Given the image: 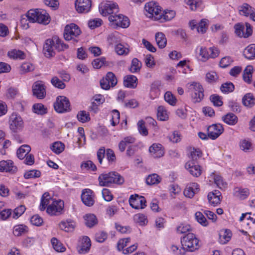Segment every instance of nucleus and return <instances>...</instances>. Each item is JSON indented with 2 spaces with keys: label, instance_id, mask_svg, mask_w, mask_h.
Segmentation results:
<instances>
[{
  "label": "nucleus",
  "instance_id": "393cba45",
  "mask_svg": "<svg viewBox=\"0 0 255 255\" xmlns=\"http://www.w3.org/2000/svg\"><path fill=\"white\" fill-rule=\"evenodd\" d=\"M91 246L89 238L85 236L81 241V245L78 248V252L80 254H85L88 252Z\"/></svg>",
  "mask_w": 255,
  "mask_h": 255
},
{
  "label": "nucleus",
  "instance_id": "de8ad7c7",
  "mask_svg": "<svg viewBox=\"0 0 255 255\" xmlns=\"http://www.w3.org/2000/svg\"><path fill=\"white\" fill-rule=\"evenodd\" d=\"M8 56L13 59H23L25 57V54L21 51L13 50L8 52Z\"/></svg>",
  "mask_w": 255,
  "mask_h": 255
},
{
  "label": "nucleus",
  "instance_id": "9d476101",
  "mask_svg": "<svg viewBox=\"0 0 255 255\" xmlns=\"http://www.w3.org/2000/svg\"><path fill=\"white\" fill-rule=\"evenodd\" d=\"M129 203L132 208L136 209H142L146 206L145 198L137 194L131 195L129 199Z\"/></svg>",
  "mask_w": 255,
  "mask_h": 255
},
{
  "label": "nucleus",
  "instance_id": "8fccbe9b",
  "mask_svg": "<svg viewBox=\"0 0 255 255\" xmlns=\"http://www.w3.org/2000/svg\"><path fill=\"white\" fill-rule=\"evenodd\" d=\"M27 231V227L23 225H19L14 226L13 228V234L15 236H20Z\"/></svg>",
  "mask_w": 255,
  "mask_h": 255
},
{
  "label": "nucleus",
  "instance_id": "7c9ffc66",
  "mask_svg": "<svg viewBox=\"0 0 255 255\" xmlns=\"http://www.w3.org/2000/svg\"><path fill=\"white\" fill-rule=\"evenodd\" d=\"M244 56L248 59L255 58V44H252L248 46L243 52Z\"/></svg>",
  "mask_w": 255,
  "mask_h": 255
},
{
  "label": "nucleus",
  "instance_id": "6ab92c4d",
  "mask_svg": "<svg viewBox=\"0 0 255 255\" xmlns=\"http://www.w3.org/2000/svg\"><path fill=\"white\" fill-rule=\"evenodd\" d=\"M17 171V167L13 165V162L10 160L0 161V171L14 173Z\"/></svg>",
  "mask_w": 255,
  "mask_h": 255
},
{
  "label": "nucleus",
  "instance_id": "c9c22d12",
  "mask_svg": "<svg viewBox=\"0 0 255 255\" xmlns=\"http://www.w3.org/2000/svg\"><path fill=\"white\" fill-rule=\"evenodd\" d=\"M222 120L229 125H235L238 122L237 117L233 113H229L222 117Z\"/></svg>",
  "mask_w": 255,
  "mask_h": 255
},
{
  "label": "nucleus",
  "instance_id": "39448f33",
  "mask_svg": "<svg viewBox=\"0 0 255 255\" xmlns=\"http://www.w3.org/2000/svg\"><path fill=\"white\" fill-rule=\"evenodd\" d=\"M188 89L192 93V100L193 103H199L203 100L204 89L200 83L193 82L189 84Z\"/></svg>",
  "mask_w": 255,
  "mask_h": 255
},
{
  "label": "nucleus",
  "instance_id": "09e8293b",
  "mask_svg": "<svg viewBox=\"0 0 255 255\" xmlns=\"http://www.w3.org/2000/svg\"><path fill=\"white\" fill-rule=\"evenodd\" d=\"M141 66V62L137 58H133L129 70L131 73L137 72L139 71Z\"/></svg>",
  "mask_w": 255,
  "mask_h": 255
},
{
  "label": "nucleus",
  "instance_id": "603ef678",
  "mask_svg": "<svg viewBox=\"0 0 255 255\" xmlns=\"http://www.w3.org/2000/svg\"><path fill=\"white\" fill-rule=\"evenodd\" d=\"M115 50L116 52L120 55H127L129 52L128 48L125 47L123 44L119 43L115 46Z\"/></svg>",
  "mask_w": 255,
  "mask_h": 255
},
{
  "label": "nucleus",
  "instance_id": "4be33fe9",
  "mask_svg": "<svg viewBox=\"0 0 255 255\" xmlns=\"http://www.w3.org/2000/svg\"><path fill=\"white\" fill-rule=\"evenodd\" d=\"M112 172L100 174L98 177L99 185L101 186H110L112 184Z\"/></svg>",
  "mask_w": 255,
  "mask_h": 255
},
{
  "label": "nucleus",
  "instance_id": "c85d7f7f",
  "mask_svg": "<svg viewBox=\"0 0 255 255\" xmlns=\"http://www.w3.org/2000/svg\"><path fill=\"white\" fill-rule=\"evenodd\" d=\"M155 38L156 43L159 48L162 49L166 46L167 40L165 35L163 33L160 32L156 33Z\"/></svg>",
  "mask_w": 255,
  "mask_h": 255
},
{
  "label": "nucleus",
  "instance_id": "1a4fd4ad",
  "mask_svg": "<svg viewBox=\"0 0 255 255\" xmlns=\"http://www.w3.org/2000/svg\"><path fill=\"white\" fill-rule=\"evenodd\" d=\"M145 14L147 17L156 20L155 17L157 15H160L161 9L160 6L153 1L147 3L144 6Z\"/></svg>",
  "mask_w": 255,
  "mask_h": 255
},
{
  "label": "nucleus",
  "instance_id": "6e6552de",
  "mask_svg": "<svg viewBox=\"0 0 255 255\" xmlns=\"http://www.w3.org/2000/svg\"><path fill=\"white\" fill-rule=\"evenodd\" d=\"M70 104L68 98L64 96H58L54 104L55 110L59 113H63L70 111Z\"/></svg>",
  "mask_w": 255,
  "mask_h": 255
},
{
  "label": "nucleus",
  "instance_id": "58836bf2",
  "mask_svg": "<svg viewBox=\"0 0 255 255\" xmlns=\"http://www.w3.org/2000/svg\"><path fill=\"white\" fill-rule=\"evenodd\" d=\"M157 119L161 121H165L168 119V115L165 108L162 106H159L157 113Z\"/></svg>",
  "mask_w": 255,
  "mask_h": 255
},
{
  "label": "nucleus",
  "instance_id": "ea45409f",
  "mask_svg": "<svg viewBox=\"0 0 255 255\" xmlns=\"http://www.w3.org/2000/svg\"><path fill=\"white\" fill-rule=\"evenodd\" d=\"M249 194V190L248 188H237L234 192L235 196L241 199H246Z\"/></svg>",
  "mask_w": 255,
  "mask_h": 255
},
{
  "label": "nucleus",
  "instance_id": "412c9836",
  "mask_svg": "<svg viewBox=\"0 0 255 255\" xmlns=\"http://www.w3.org/2000/svg\"><path fill=\"white\" fill-rule=\"evenodd\" d=\"M198 191L199 185L196 183H190L184 189V194L186 197L191 198Z\"/></svg>",
  "mask_w": 255,
  "mask_h": 255
},
{
  "label": "nucleus",
  "instance_id": "20e7f679",
  "mask_svg": "<svg viewBox=\"0 0 255 255\" xmlns=\"http://www.w3.org/2000/svg\"><path fill=\"white\" fill-rule=\"evenodd\" d=\"M9 127L13 132H18L21 131L24 128V122L22 118L16 113H13L10 116Z\"/></svg>",
  "mask_w": 255,
  "mask_h": 255
},
{
  "label": "nucleus",
  "instance_id": "052dcab7",
  "mask_svg": "<svg viewBox=\"0 0 255 255\" xmlns=\"http://www.w3.org/2000/svg\"><path fill=\"white\" fill-rule=\"evenodd\" d=\"M195 218L197 221L203 226H207L208 225V221L202 212H197L195 213Z\"/></svg>",
  "mask_w": 255,
  "mask_h": 255
},
{
  "label": "nucleus",
  "instance_id": "dca6fc26",
  "mask_svg": "<svg viewBox=\"0 0 255 255\" xmlns=\"http://www.w3.org/2000/svg\"><path fill=\"white\" fill-rule=\"evenodd\" d=\"M83 203L87 206H92L94 204L93 192L89 189H84L81 194Z\"/></svg>",
  "mask_w": 255,
  "mask_h": 255
},
{
  "label": "nucleus",
  "instance_id": "f3484780",
  "mask_svg": "<svg viewBox=\"0 0 255 255\" xmlns=\"http://www.w3.org/2000/svg\"><path fill=\"white\" fill-rule=\"evenodd\" d=\"M186 169L194 177H198L201 175V167L196 164L193 161H188L185 165Z\"/></svg>",
  "mask_w": 255,
  "mask_h": 255
},
{
  "label": "nucleus",
  "instance_id": "69168bd1",
  "mask_svg": "<svg viewBox=\"0 0 255 255\" xmlns=\"http://www.w3.org/2000/svg\"><path fill=\"white\" fill-rule=\"evenodd\" d=\"M210 99L214 106L220 107L223 105L221 97L217 95H212L210 96Z\"/></svg>",
  "mask_w": 255,
  "mask_h": 255
},
{
  "label": "nucleus",
  "instance_id": "680f3d73",
  "mask_svg": "<svg viewBox=\"0 0 255 255\" xmlns=\"http://www.w3.org/2000/svg\"><path fill=\"white\" fill-rule=\"evenodd\" d=\"M165 100L170 105L174 106L176 104V99L170 92H167L164 95Z\"/></svg>",
  "mask_w": 255,
  "mask_h": 255
},
{
  "label": "nucleus",
  "instance_id": "774afa93",
  "mask_svg": "<svg viewBox=\"0 0 255 255\" xmlns=\"http://www.w3.org/2000/svg\"><path fill=\"white\" fill-rule=\"evenodd\" d=\"M106 63V58L101 57L94 60L92 62V65L95 68L99 69Z\"/></svg>",
  "mask_w": 255,
  "mask_h": 255
},
{
  "label": "nucleus",
  "instance_id": "b1692460",
  "mask_svg": "<svg viewBox=\"0 0 255 255\" xmlns=\"http://www.w3.org/2000/svg\"><path fill=\"white\" fill-rule=\"evenodd\" d=\"M137 81L136 76L131 75H127L124 79V85L128 88H134L137 86Z\"/></svg>",
  "mask_w": 255,
  "mask_h": 255
},
{
  "label": "nucleus",
  "instance_id": "aec40b11",
  "mask_svg": "<svg viewBox=\"0 0 255 255\" xmlns=\"http://www.w3.org/2000/svg\"><path fill=\"white\" fill-rule=\"evenodd\" d=\"M149 151L154 158H160L164 154L162 146L159 143H153L150 146Z\"/></svg>",
  "mask_w": 255,
  "mask_h": 255
},
{
  "label": "nucleus",
  "instance_id": "5fc2aeb1",
  "mask_svg": "<svg viewBox=\"0 0 255 255\" xmlns=\"http://www.w3.org/2000/svg\"><path fill=\"white\" fill-rule=\"evenodd\" d=\"M134 220L141 226H143L147 223V218L142 214H137L134 216Z\"/></svg>",
  "mask_w": 255,
  "mask_h": 255
},
{
  "label": "nucleus",
  "instance_id": "3c124183",
  "mask_svg": "<svg viewBox=\"0 0 255 255\" xmlns=\"http://www.w3.org/2000/svg\"><path fill=\"white\" fill-rule=\"evenodd\" d=\"M33 111L36 114L43 115L46 113L47 109L42 104H35L33 106Z\"/></svg>",
  "mask_w": 255,
  "mask_h": 255
},
{
  "label": "nucleus",
  "instance_id": "f704fd0d",
  "mask_svg": "<svg viewBox=\"0 0 255 255\" xmlns=\"http://www.w3.org/2000/svg\"><path fill=\"white\" fill-rule=\"evenodd\" d=\"M84 218L85 221V224L88 227L91 228L98 223L97 219L94 214H86Z\"/></svg>",
  "mask_w": 255,
  "mask_h": 255
},
{
  "label": "nucleus",
  "instance_id": "a19ab883",
  "mask_svg": "<svg viewBox=\"0 0 255 255\" xmlns=\"http://www.w3.org/2000/svg\"><path fill=\"white\" fill-rule=\"evenodd\" d=\"M161 177L157 174L154 173L147 176L146 179V182L148 185H152L157 184L160 182Z\"/></svg>",
  "mask_w": 255,
  "mask_h": 255
},
{
  "label": "nucleus",
  "instance_id": "bb28decb",
  "mask_svg": "<svg viewBox=\"0 0 255 255\" xmlns=\"http://www.w3.org/2000/svg\"><path fill=\"white\" fill-rule=\"evenodd\" d=\"M61 230L65 232H72L74 230L75 224L71 220L62 221L59 224Z\"/></svg>",
  "mask_w": 255,
  "mask_h": 255
},
{
  "label": "nucleus",
  "instance_id": "49530a36",
  "mask_svg": "<svg viewBox=\"0 0 255 255\" xmlns=\"http://www.w3.org/2000/svg\"><path fill=\"white\" fill-rule=\"evenodd\" d=\"M77 118L78 121L82 123H85L90 120V115L89 113L85 111H80L77 115Z\"/></svg>",
  "mask_w": 255,
  "mask_h": 255
},
{
  "label": "nucleus",
  "instance_id": "cd10ccee",
  "mask_svg": "<svg viewBox=\"0 0 255 255\" xmlns=\"http://www.w3.org/2000/svg\"><path fill=\"white\" fill-rule=\"evenodd\" d=\"M232 233L230 230L226 229L220 231L219 233V242L222 244H225L231 239Z\"/></svg>",
  "mask_w": 255,
  "mask_h": 255
},
{
  "label": "nucleus",
  "instance_id": "13d9d810",
  "mask_svg": "<svg viewBox=\"0 0 255 255\" xmlns=\"http://www.w3.org/2000/svg\"><path fill=\"white\" fill-rule=\"evenodd\" d=\"M207 20L206 19H202L199 23L197 27V30L198 33H204L207 29Z\"/></svg>",
  "mask_w": 255,
  "mask_h": 255
},
{
  "label": "nucleus",
  "instance_id": "79ce46f5",
  "mask_svg": "<svg viewBox=\"0 0 255 255\" xmlns=\"http://www.w3.org/2000/svg\"><path fill=\"white\" fill-rule=\"evenodd\" d=\"M111 175L112 177V184L121 185L124 183V178L122 176H121L119 173L115 171H113L112 172Z\"/></svg>",
  "mask_w": 255,
  "mask_h": 255
},
{
  "label": "nucleus",
  "instance_id": "6e6d98bb",
  "mask_svg": "<svg viewBox=\"0 0 255 255\" xmlns=\"http://www.w3.org/2000/svg\"><path fill=\"white\" fill-rule=\"evenodd\" d=\"M235 89L234 85L231 82L223 84L220 88L221 91L224 93L232 92Z\"/></svg>",
  "mask_w": 255,
  "mask_h": 255
},
{
  "label": "nucleus",
  "instance_id": "0e129e2a",
  "mask_svg": "<svg viewBox=\"0 0 255 255\" xmlns=\"http://www.w3.org/2000/svg\"><path fill=\"white\" fill-rule=\"evenodd\" d=\"M234 28L235 30V33L237 34V35L240 37H244L245 33L244 30L245 27L243 24L240 23L236 24L234 26Z\"/></svg>",
  "mask_w": 255,
  "mask_h": 255
},
{
  "label": "nucleus",
  "instance_id": "4d7b16f0",
  "mask_svg": "<svg viewBox=\"0 0 255 255\" xmlns=\"http://www.w3.org/2000/svg\"><path fill=\"white\" fill-rule=\"evenodd\" d=\"M240 146V148L245 152H249L252 149V143L247 139L241 140Z\"/></svg>",
  "mask_w": 255,
  "mask_h": 255
},
{
  "label": "nucleus",
  "instance_id": "e433bc0d",
  "mask_svg": "<svg viewBox=\"0 0 255 255\" xmlns=\"http://www.w3.org/2000/svg\"><path fill=\"white\" fill-rule=\"evenodd\" d=\"M55 49L58 51H63L68 48V45L65 44L58 37L53 36Z\"/></svg>",
  "mask_w": 255,
  "mask_h": 255
},
{
  "label": "nucleus",
  "instance_id": "c03bdc74",
  "mask_svg": "<svg viewBox=\"0 0 255 255\" xmlns=\"http://www.w3.org/2000/svg\"><path fill=\"white\" fill-rule=\"evenodd\" d=\"M185 1L192 10H196L202 4L200 0H185Z\"/></svg>",
  "mask_w": 255,
  "mask_h": 255
},
{
  "label": "nucleus",
  "instance_id": "9b49d317",
  "mask_svg": "<svg viewBox=\"0 0 255 255\" xmlns=\"http://www.w3.org/2000/svg\"><path fill=\"white\" fill-rule=\"evenodd\" d=\"M64 208V202L61 200H54L47 207L46 212L51 215H58L62 213Z\"/></svg>",
  "mask_w": 255,
  "mask_h": 255
},
{
  "label": "nucleus",
  "instance_id": "0eeeda50",
  "mask_svg": "<svg viewBox=\"0 0 255 255\" xmlns=\"http://www.w3.org/2000/svg\"><path fill=\"white\" fill-rule=\"evenodd\" d=\"M99 10L103 16L114 15L118 12V5L111 1L102 2L100 4Z\"/></svg>",
  "mask_w": 255,
  "mask_h": 255
},
{
  "label": "nucleus",
  "instance_id": "e2e57ef3",
  "mask_svg": "<svg viewBox=\"0 0 255 255\" xmlns=\"http://www.w3.org/2000/svg\"><path fill=\"white\" fill-rule=\"evenodd\" d=\"M51 82L54 87L59 89H63L65 87V84L57 77H53Z\"/></svg>",
  "mask_w": 255,
  "mask_h": 255
},
{
  "label": "nucleus",
  "instance_id": "a211bd4d",
  "mask_svg": "<svg viewBox=\"0 0 255 255\" xmlns=\"http://www.w3.org/2000/svg\"><path fill=\"white\" fill-rule=\"evenodd\" d=\"M176 15L175 11L172 10L166 9L163 12H160V15L156 16V20L160 22H165L171 20Z\"/></svg>",
  "mask_w": 255,
  "mask_h": 255
},
{
  "label": "nucleus",
  "instance_id": "4c0bfd02",
  "mask_svg": "<svg viewBox=\"0 0 255 255\" xmlns=\"http://www.w3.org/2000/svg\"><path fill=\"white\" fill-rule=\"evenodd\" d=\"M253 71V67L251 65L247 66L244 70L243 77L246 82L248 83L251 82Z\"/></svg>",
  "mask_w": 255,
  "mask_h": 255
},
{
  "label": "nucleus",
  "instance_id": "f03ea898",
  "mask_svg": "<svg viewBox=\"0 0 255 255\" xmlns=\"http://www.w3.org/2000/svg\"><path fill=\"white\" fill-rule=\"evenodd\" d=\"M182 249H180L177 255H184L185 251L193 252L198 249V240L192 233H189L181 240Z\"/></svg>",
  "mask_w": 255,
  "mask_h": 255
},
{
  "label": "nucleus",
  "instance_id": "423d86ee",
  "mask_svg": "<svg viewBox=\"0 0 255 255\" xmlns=\"http://www.w3.org/2000/svg\"><path fill=\"white\" fill-rule=\"evenodd\" d=\"M109 20L111 23V26L114 28L118 27L127 28L129 25L128 18L122 14L111 15L109 17Z\"/></svg>",
  "mask_w": 255,
  "mask_h": 255
},
{
  "label": "nucleus",
  "instance_id": "473e14b6",
  "mask_svg": "<svg viewBox=\"0 0 255 255\" xmlns=\"http://www.w3.org/2000/svg\"><path fill=\"white\" fill-rule=\"evenodd\" d=\"M135 138L132 136H127L121 140L119 143V148L121 152H124L128 144L133 143L135 142Z\"/></svg>",
  "mask_w": 255,
  "mask_h": 255
},
{
  "label": "nucleus",
  "instance_id": "2eb2a0df",
  "mask_svg": "<svg viewBox=\"0 0 255 255\" xmlns=\"http://www.w3.org/2000/svg\"><path fill=\"white\" fill-rule=\"evenodd\" d=\"M54 49L55 47L53 37L52 39H47L44 43L43 48V53L45 56L48 58L54 56L55 54Z\"/></svg>",
  "mask_w": 255,
  "mask_h": 255
},
{
  "label": "nucleus",
  "instance_id": "7ed1b4c3",
  "mask_svg": "<svg viewBox=\"0 0 255 255\" xmlns=\"http://www.w3.org/2000/svg\"><path fill=\"white\" fill-rule=\"evenodd\" d=\"M81 33L79 27L74 23L67 25L64 29V37L66 40H73L74 42L79 41L78 36Z\"/></svg>",
  "mask_w": 255,
  "mask_h": 255
},
{
  "label": "nucleus",
  "instance_id": "a878e982",
  "mask_svg": "<svg viewBox=\"0 0 255 255\" xmlns=\"http://www.w3.org/2000/svg\"><path fill=\"white\" fill-rule=\"evenodd\" d=\"M53 199L51 198L48 192L44 193L41 198V203L39 208L41 211H43L45 209L46 207L50 205Z\"/></svg>",
  "mask_w": 255,
  "mask_h": 255
},
{
  "label": "nucleus",
  "instance_id": "ddd939ff",
  "mask_svg": "<svg viewBox=\"0 0 255 255\" xmlns=\"http://www.w3.org/2000/svg\"><path fill=\"white\" fill-rule=\"evenodd\" d=\"M208 136L212 139L218 137L224 131L223 126L220 124H213L208 128Z\"/></svg>",
  "mask_w": 255,
  "mask_h": 255
},
{
  "label": "nucleus",
  "instance_id": "4468645a",
  "mask_svg": "<svg viewBox=\"0 0 255 255\" xmlns=\"http://www.w3.org/2000/svg\"><path fill=\"white\" fill-rule=\"evenodd\" d=\"M75 4L79 13H87L91 8L92 2L91 0H76Z\"/></svg>",
  "mask_w": 255,
  "mask_h": 255
},
{
  "label": "nucleus",
  "instance_id": "338daca9",
  "mask_svg": "<svg viewBox=\"0 0 255 255\" xmlns=\"http://www.w3.org/2000/svg\"><path fill=\"white\" fill-rule=\"evenodd\" d=\"M120 114L118 111L114 110L112 111V117L111 119V124L113 126H115L119 123Z\"/></svg>",
  "mask_w": 255,
  "mask_h": 255
},
{
  "label": "nucleus",
  "instance_id": "37998d69",
  "mask_svg": "<svg viewBox=\"0 0 255 255\" xmlns=\"http://www.w3.org/2000/svg\"><path fill=\"white\" fill-rule=\"evenodd\" d=\"M51 242L53 248L57 252H63L65 251V248L63 246L62 244L58 241V240L55 238H53L51 239Z\"/></svg>",
  "mask_w": 255,
  "mask_h": 255
},
{
  "label": "nucleus",
  "instance_id": "f257e3e1",
  "mask_svg": "<svg viewBox=\"0 0 255 255\" xmlns=\"http://www.w3.org/2000/svg\"><path fill=\"white\" fill-rule=\"evenodd\" d=\"M26 17L30 22H38L47 24L50 21V18L46 11L43 9H30Z\"/></svg>",
  "mask_w": 255,
  "mask_h": 255
},
{
  "label": "nucleus",
  "instance_id": "72a5a7b5",
  "mask_svg": "<svg viewBox=\"0 0 255 255\" xmlns=\"http://www.w3.org/2000/svg\"><path fill=\"white\" fill-rule=\"evenodd\" d=\"M254 9V7L246 3H244L239 7L240 13L246 16H250Z\"/></svg>",
  "mask_w": 255,
  "mask_h": 255
},
{
  "label": "nucleus",
  "instance_id": "c756f323",
  "mask_svg": "<svg viewBox=\"0 0 255 255\" xmlns=\"http://www.w3.org/2000/svg\"><path fill=\"white\" fill-rule=\"evenodd\" d=\"M31 150V147L27 144L21 145L17 150L16 154L18 158L23 159Z\"/></svg>",
  "mask_w": 255,
  "mask_h": 255
},
{
  "label": "nucleus",
  "instance_id": "a18cd8bd",
  "mask_svg": "<svg viewBox=\"0 0 255 255\" xmlns=\"http://www.w3.org/2000/svg\"><path fill=\"white\" fill-rule=\"evenodd\" d=\"M64 144L60 141L55 142L51 147V150L56 154L61 153L64 149Z\"/></svg>",
  "mask_w": 255,
  "mask_h": 255
},
{
  "label": "nucleus",
  "instance_id": "2f4dec72",
  "mask_svg": "<svg viewBox=\"0 0 255 255\" xmlns=\"http://www.w3.org/2000/svg\"><path fill=\"white\" fill-rule=\"evenodd\" d=\"M242 103L246 107L251 108L255 105V99L253 94L248 93L243 97Z\"/></svg>",
  "mask_w": 255,
  "mask_h": 255
},
{
  "label": "nucleus",
  "instance_id": "5701e85b",
  "mask_svg": "<svg viewBox=\"0 0 255 255\" xmlns=\"http://www.w3.org/2000/svg\"><path fill=\"white\" fill-rule=\"evenodd\" d=\"M221 193L218 190H214L212 192H210L208 195V199L210 204L213 206H216L219 204L221 201L220 196Z\"/></svg>",
  "mask_w": 255,
  "mask_h": 255
},
{
  "label": "nucleus",
  "instance_id": "864d4df0",
  "mask_svg": "<svg viewBox=\"0 0 255 255\" xmlns=\"http://www.w3.org/2000/svg\"><path fill=\"white\" fill-rule=\"evenodd\" d=\"M111 84L112 87H114L117 84V79L115 75L112 72L107 73L105 77L104 78Z\"/></svg>",
  "mask_w": 255,
  "mask_h": 255
},
{
  "label": "nucleus",
  "instance_id": "bf43d9fd",
  "mask_svg": "<svg viewBox=\"0 0 255 255\" xmlns=\"http://www.w3.org/2000/svg\"><path fill=\"white\" fill-rule=\"evenodd\" d=\"M41 172L38 170H31L25 173L24 177L25 179L37 178L40 177Z\"/></svg>",
  "mask_w": 255,
  "mask_h": 255
},
{
  "label": "nucleus",
  "instance_id": "f8f14e48",
  "mask_svg": "<svg viewBox=\"0 0 255 255\" xmlns=\"http://www.w3.org/2000/svg\"><path fill=\"white\" fill-rule=\"evenodd\" d=\"M32 92L33 95L37 98L43 99L46 95V90L43 82L41 81L35 82L32 86Z\"/></svg>",
  "mask_w": 255,
  "mask_h": 255
}]
</instances>
